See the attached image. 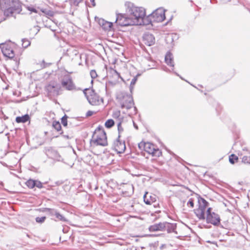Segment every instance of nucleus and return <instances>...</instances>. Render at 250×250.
<instances>
[{
    "mask_svg": "<svg viewBox=\"0 0 250 250\" xmlns=\"http://www.w3.org/2000/svg\"><path fill=\"white\" fill-rule=\"evenodd\" d=\"M125 5L127 7L126 11L129 14L131 23L133 25L147 24V19L145 17L146 12L144 8L136 7L130 2Z\"/></svg>",
    "mask_w": 250,
    "mask_h": 250,
    "instance_id": "f257e3e1",
    "label": "nucleus"
},
{
    "mask_svg": "<svg viewBox=\"0 0 250 250\" xmlns=\"http://www.w3.org/2000/svg\"><path fill=\"white\" fill-rule=\"evenodd\" d=\"M90 143L93 145L103 146L107 145L106 133L102 127L99 126L95 129L92 135Z\"/></svg>",
    "mask_w": 250,
    "mask_h": 250,
    "instance_id": "f03ea898",
    "label": "nucleus"
},
{
    "mask_svg": "<svg viewBox=\"0 0 250 250\" xmlns=\"http://www.w3.org/2000/svg\"><path fill=\"white\" fill-rule=\"evenodd\" d=\"M165 10L162 7L157 8L151 14L146 17L147 24L152 22H162L165 19Z\"/></svg>",
    "mask_w": 250,
    "mask_h": 250,
    "instance_id": "7ed1b4c3",
    "label": "nucleus"
},
{
    "mask_svg": "<svg viewBox=\"0 0 250 250\" xmlns=\"http://www.w3.org/2000/svg\"><path fill=\"white\" fill-rule=\"evenodd\" d=\"M138 147L141 150H144L152 156H159L160 152L158 149L155 148L154 146L150 143L141 142L138 144Z\"/></svg>",
    "mask_w": 250,
    "mask_h": 250,
    "instance_id": "20e7f679",
    "label": "nucleus"
},
{
    "mask_svg": "<svg viewBox=\"0 0 250 250\" xmlns=\"http://www.w3.org/2000/svg\"><path fill=\"white\" fill-rule=\"evenodd\" d=\"M83 93L90 104L93 105L100 104L101 101L99 97L93 90L85 89Z\"/></svg>",
    "mask_w": 250,
    "mask_h": 250,
    "instance_id": "39448f33",
    "label": "nucleus"
},
{
    "mask_svg": "<svg viewBox=\"0 0 250 250\" xmlns=\"http://www.w3.org/2000/svg\"><path fill=\"white\" fill-rule=\"evenodd\" d=\"M60 89V85L55 82H51L45 86L47 95L51 98L59 95Z\"/></svg>",
    "mask_w": 250,
    "mask_h": 250,
    "instance_id": "423d86ee",
    "label": "nucleus"
},
{
    "mask_svg": "<svg viewBox=\"0 0 250 250\" xmlns=\"http://www.w3.org/2000/svg\"><path fill=\"white\" fill-rule=\"evenodd\" d=\"M220 218L219 215L211 212V208H209L207 210L206 221L208 223H210L214 226H218L220 223Z\"/></svg>",
    "mask_w": 250,
    "mask_h": 250,
    "instance_id": "0eeeda50",
    "label": "nucleus"
},
{
    "mask_svg": "<svg viewBox=\"0 0 250 250\" xmlns=\"http://www.w3.org/2000/svg\"><path fill=\"white\" fill-rule=\"evenodd\" d=\"M121 104L122 108H125L127 109L134 107V102L132 96L129 94H125L123 96Z\"/></svg>",
    "mask_w": 250,
    "mask_h": 250,
    "instance_id": "6e6552de",
    "label": "nucleus"
},
{
    "mask_svg": "<svg viewBox=\"0 0 250 250\" xmlns=\"http://www.w3.org/2000/svg\"><path fill=\"white\" fill-rule=\"evenodd\" d=\"M21 11V5L17 1L14 0L9 10H5L4 16L6 17L12 16L14 13H19Z\"/></svg>",
    "mask_w": 250,
    "mask_h": 250,
    "instance_id": "1a4fd4ad",
    "label": "nucleus"
},
{
    "mask_svg": "<svg viewBox=\"0 0 250 250\" xmlns=\"http://www.w3.org/2000/svg\"><path fill=\"white\" fill-rule=\"evenodd\" d=\"M116 22L122 26H126L133 25L129 18V16L126 17L125 15L121 14H117Z\"/></svg>",
    "mask_w": 250,
    "mask_h": 250,
    "instance_id": "9d476101",
    "label": "nucleus"
},
{
    "mask_svg": "<svg viewBox=\"0 0 250 250\" xmlns=\"http://www.w3.org/2000/svg\"><path fill=\"white\" fill-rule=\"evenodd\" d=\"M107 78L108 79L109 83L115 84L118 82L121 77L120 74L116 70L110 68L107 72Z\"/></svg>",
    "mask_w": 250,
    "mask_h": 250,
    "instance_id": "9b49d317",
    "label": "nucleus"
},
{
    "mask_svg": "<svg viewBox=\"0 0 250 250\" xmlns=\"http://www.w3.org/2000/svg\"><path fill=\"white\" fill-rule=\"evenodd\" d=\"M0 48L4 56L11 59L14 57L15 53L10 45L6 43H1L0 44Z\"/></svg>",
    "mask_w": 250,
    "mask_h": 250,
    "instance_id": "f8f14e48",
    "label": "nucleus"
},
{
    "mask_svg": "<svg viewBox=\"0 0 250 250\" xmlns=\"http://www.w3.org/2000/svg\"><path fill=\"white\" fill-rule=\"evenodd\" d=\"M112 147L118 153H123L125 150V141H121L120 138H118L114 141Z\"/></svg>",
    "mask_w": 250,
    "mask_h": 250,
    "instance_id": "ddd939ff",
    "label": "nucleus"
},
{
    "mask_svg": "<svg viewBox=\"0 0 250 250\" xmlns=\"http://www.w3.org/2000/svg\"><path fill=\"white\" fill-rule=\"evenodd\" d=\"M62 86L68 90H71L75 88V85L71 78L69 76H65L62 81Z\"/></svg>",
    "mask_w": 250,
    "mask_h": 250,
    "instance_id": "4468645a",
    "label": "nucleus"
},
{
    "mask_svg": "<svg viewBox=\"0 0 250 250\" xmlns=\"http://www.w3.org/2000/svg\"><path fill=\"white\" fill-rule=\"evenodd\" d=\"M143 42L147 46H151L155 43V38L151 34L146 33L143 36Z\"/></svg>",
    "mask_w": 250,
    "mask_h": 250,
    "instance_id": "2eb2a0df",
    "label": "nucleus"
},
{
    "mask_svg": "<svg viewBox=\"0 0 250 250\" xmlns=\"http://www.w3.org/2000/svg\"><path fill=\"white\" fill-rule=\"evenodd\" d=\"M14 0H0V8L3 14L5 10H9Z\"/></svg>",
    "mask_w": 250,
    "mask_h": 250,
    "instance_id": "dca6fc26",
    "label": "nucleus"
},
{
    "mask_svg": "<svg viewBox=\"0 0 250 250\" xmlns=\"http://www.w3.org/2000/svg\"><path fill=\"white\" fill-rule=\"evenodd\" d=\"M144 201L146 205H151L156 201V197L155 195H150L146 192L144 195Z\"/></svg>",
    "mask_w": 250,
    "mask_h": 250,
    "instance_id": "f3484780",
    "label": "nucleus"
},
{
    "mask_svg": "<svg viewBox=\"0 0 250 250\" xmlns=\"http://www.w3.org/2000/svg\"><path fill=\"white\" fill-rule=\"evenodd\" d=\"M165 225V222L155 224L150 226L149 229L150 231H164Z\"/></svg>",
    "mask_w": 250,
    "mask_h": 250,
    "instance_id": "a211bd4d",
    "label": "nucleus"
},
{
    "mask_svg": "<svg viewBox=\"0 0 250 250\" xmlns=\"http://www.w3.org/2000/svg\"><path fill=\"white\" fill-rule=\"evenodd\" d=\"M176 229V225L175 224H171L168 222H165V230H167L168 233H171L172 232L177 233L175 231Z\"/></svg>",
    "mask_w": 250,
    "mask_h": 250,
    "instance_id": "6ab92c4d",
    "label": "nucleus"
},
{
    "mask_svg": "<svg viewBox=\"0 0 250 250\" xmlns=\"http://www.w3.org/2000/svg\"><path fill=\"white\" fill-rule=\"evenodd\" d=\"M99 24L102 27L106 30H109L112 26V23L104 21L103 19L99 21Z\"/></svg>",
    "mask_w": 250,
    "mask_h": 250,
    "instance_id": "aec40b11",
    "label": "nucleus"
},
{
    "mask_svg": "<svg viewBox=\"0 0 250 250\" xmlns=\"http://www.w3.org/2000/svg\"><path fill=\"white\" fill-rule=\"evenodd\" d=\"M165 62L167 65L174 67V62L173 60L172 55L170 53L168 52L167 53L165 56Z\"/></svg>",
    "mask_w": 250,
    "mask_h": 250,
    "instance_id": "412c9836",
    "label": "nucleus"
},
{
    "mask_svg": "<svg viewBox=\"0 0 250 250\" xmlns=\"http://www.w3.org/2000/svg\"><path fill=\"white\" fill-rule=\"evenodd\" d=\"M205 212L204 210L202 209H201V208H198L194 210V212L196 215V216L200 219V220H205Z\"/></svg>",
    "mask_w": 250,
    "mask_h": 250,
    "instance_id": "4be33fe9",
    "label": "nucleus"
},
{
    "mask_svg": "<svg viewBox=\"0 0 250 250\" xmlns=\"http://www.w3.org/2000/svg\"><path fill=\"white\" fill-rule=\"evenodd\" d=\"M198 208H201V209H202L204 211L206 210V209L208 205V203L204 198H198Z\"/></svg>",
    "mask_w": 250,
    "mask_h": 250,
    "instance_id": "5701e85b",
    "label": "nucleus"
},
{
    "mask_svg": "<svg viewBox=\"0 0 250 250\" xmlns=\"http://www.w3.org/2000/svg\"><path fill=\"white\" fill-rule=\"evenodd\" d=\"M29 119V117L28 115H25L21 117H17L16 119V121L17 123H25Z\"/></svg>",
    "mask_w": 250,
    "mask_h": 250,
    "instance_id": "b1692460",
    "label": "nucleus"
},
{
    "mask_svg": "<svg viewBox=\"0 0 250 250\" xmlns=\"http://www.w3.org/2000/svg\"><path fill=\"white\" fill-rule=\"evenodd\" d=\"M238 160V158L234 154H231L229 157V161L231 164H234Z\"/></svg>",
    "mask_w": 250,
    "mask_h": 250,
    "instance_id": "393cba45",
    "label": "nucleus"
},
{
    "mask_svg": "<svg viewBox=\"0 0 250 250\" xmlns=\"http://www.w3.org/2000/svg\"><path fill=\"white\" fill-rule=\"evenodd\" d=\"M35 180L32 179L28 180L25 183L26 185L30 188H33L35 187Z\"/></svg>",
    "mask_w": 250,
    "mask_h": 250,
    "instance_id": "a878e982",
    "label": "nucleus"
},
{
    "mask_svg": "<svg viewBox=\"0 0 250 250\" xmlns=\"http://www.w3.org/2000/svg\"><path fill=\"white\" fill-rule=\"evenodd\" d=\"M55 216H56L58 220L62 221V222H66L67 221V219L64 216H63L62 214L59 213L58 211L56 212Z\"/></svg>",
    "mask_w": 250,
    "mask_h": 250,
    "instance_id": "bb28decb",
    "label": "nucleus"
},
{
    "mask_svg": "<svg viewBox=\"0 0 250 250\" xmlns=\"http://www.w3.org/2000/svg\"><path fill=\"white\" fill-rule=\"evenodd\" d=\"M44 211L48 212L51 216H55L56 212H57V211L55 209L49 208H45Z\"/></svg>",
    "mask_w": 250,
    "mask_h": 250,
    "instance_id": "cd10ccee",
    "label": "nucleus"
},
{
    "mask_svg": "<svg viewBox=\"0 0 250 250\" xmlns=\"http://www.w3.org/2000/svg\"><path fill=\"white\" fill-rule=\"evenodd\" d=\"M31 44L30 42L26 39H23L22 40V46L24 48H27L28 46H29Z\"/></svg>",
    "mask_w": 250,
    "mask_h": 250,
    "instance_id": "c85d7f7f",
    "label": "nucleus"
},
{
    "mask_svg": "<svg viewBox=\"0 0 250 250\" xmlns=\"http://www.w3.org/2000/svg\"><path fill=\"white\" fill-rule=\"evenodd\" d=\"M114 125V122L112 119H109L105 123V126L107 128H110Z\"/></svg>",
    "mask_w": 250,
    "mask_h": 250,
    "instance_id": "c756f323",
    "label": "nucleus"
},
{
    "mask_svg": "<svg viewBox=\"0 0 250 250\" xmlns=\"http://www.w3.org/2000/svg\"><path fill=\"white\" fill-rule=\"evenodd\" d=\"M53 126L58 131L61 129V125L59 122H54L53 123Z\"/></svg>",
    "mask_w": 250,
    "mask_h": 250,
    "instance_id": "7c9ffc66",
    "label": "nucleus"
},
{
    "mask_svg": "<svg viewBox=\"0 0 250 250\" xmlns=\"http://www.w3.org/2000/svg\"><path fill=\"white\" fill-rule=\"evenodd\" d=\"M242 162L244 164H250V156H244L242 159Z\"/></svg>",
    "mask_w": 250,
    "mask_h": 250,
    "instance_id": "2f4dec72",
    "label": "nucleus"
},
{
    "mask_svg": "<svg viewBox=\"0 0 250 250\" xmlns=\"http://www.w3.org/2000/svg\"><path fill=\"white\" fill-rule=\"evenodd\" d=\"M118 130L119 132L118 137L120 138L121 136V133L123 132L124 129L121 125V123L119 122L118 124Z\"/></svg>",
    "mask_w": 250,
    "mask_h": 250,
    "instance_id": "473e14b6",
    "label": "nucleus"
},
{
    "mask_svg": "<svg viewBox=\"0 0 250 250\" xmlns=\"http://www.w3.org/2000/svg\"><path fill=\"white\" fill-rule=\"evenodd\" d=\"M67 117L66 115H65L62 118V123L63 125L64 126H66L67 125Z\"/></svg>",
    "mask_w": 250,
    "mask_h": 250,
    "instance_id": "72a5a7b5",
    "label": "nucleus"
},
{
    "mask_svg": "<svg viewBox=\"0 0 250 250\" xmlns=\"http://www.w3.org/2000/svg\"><path fill=\"white\" fill-rule=\"evenodd\" d=\"M46 219V217L45 216L39 217H38L36 218V221L38 223H42Z\"/></svg>",
    "mask_w": 250,
    "mask_h": 250,
    "instance_id": "f704fd0d",
    "label": "nucleus"
},
{
    "mask_svg": "<svg viewBox=\"0 0 250 250\" xmlns=\"http://www.w3.org/2000/svg\"><path fill=\"white\" fill-rule=\"evenodd\" d=\"M90 76L92 79H95L97 77V74L95 70H92L90 71Z\"/></svg>",
    "mask_w": 250,
    "mask_h": 250,
    "instance_id": "c9c22d12",
    "label": "nucleus"
},
{
    "mask_svg": "<svg viewBox=\"0 0 250 250\" xmlns=\"http://www.w3.org/2000/svg\"><path fill=\"white\" fill-rule=\"evenodd\" d=\"M35 187L41 188L42 187V183L40 181L35 180Z\"/></svg>",
    "mask_w": 250,
    "mask_h": 250,
    "instance_id": "e433bc0d",
    "label": "nucleus"
},
{
    "mask_svg": "<svg viewBox=\"0 0 250 250\" xmlns=\"http://www.w3.org/2000/svg\"><path fill=\"white\" fill-rule=\"evenodd\" d=\"M187 205L188 206H190L192 208L194 207L193 200L192 198L189 199V200L187 203Z\"/></svg>",
    "mask_w": 250,
    "mask_h": 250,
    "instance_id": "4c0bfd02",
    "label": "nucleus"
},
{
    "mask_svg": "<svg viewBox=\"0 0 250 250\" xmlns=\"http://www.w3.org/2000/svg\"><path fill=\"white\" fill-rule=\"evenodd\" d=\"M120 115V112L119 111H116L113 114V117L114 118H118Z\"/></svg>",
    "mask_w": 250,
    "mask_h": 250,
    "instance_id": "58836bf2",
    "label": "nucleus"
},
{
    "mask_svg": "<svg viewBox=\"0 0 250 250\" xmlns=\"http://www.w3.org/2000/svg\"><path fill=\"white\" fill-rule=\"evenodd\" d=\"M42 12H44L45 14H46L47 15H48L49 16L52 17L53 16V12H52L51 11H48L46 12H45L44 11H42Z\"/></svg>",
    "mask_w": 250,
    "mask_h": 250,
    "instance_id": "ea45409f",
    "label": "nucleus"
},
{
    "mask_svg": "<svg viewBox=\"0 0 250 250\" xmlns=\"http://www.w3.org/2000/svg\"><path fill=\"white\" fill-rule=\"evenodd\" d=\"M136 81H137V78L136 77L133 78V79L131 80L130 85H134L135 84Z\"/></svg>",
    "mask_w": 250,
    "mask_h": 250,
    "instance_id": "a19ab883",
    "label": "nucleus"
},
{
    "mask_svg": "<svg viewBox=\"0 0 250 250\" xmlns=\"http://www.w3.org/2000/svg\"><path fill=\"white\" fill-rule=\"evenodd\" d=\"M94 112L92 111H88L86 113V116H90L93 114Z\"/></svg>",
    "mask_w": 250,
    "mask_h": 250,
    "instance_id": "79ce46f5",
    "label": "nucleus"
},
{
    "mask_svg": "<svg viewBox=\"0 0 250 250\" xmlns=\"http://www.w3.org/2000/svg\"><path fill=\"white\" fill-rule=\"evenodd\" d=\"M28 9H29V10L32 11V12H33L34 13H37V10L34 8H29Z\"/></svg>",
    "mask_w": 250,
    "mask_h": 250,
    "instance_id": "37998d69",
    "label": "nucleus"
},
{
    "mask_svg": "<svg viewBox=\"0 0 250 250\" xmlns=\"http://www.w3.org/2000/svg\"><path fill=\"white\" fill-rule=\"evenodd\" d=\"M91 3V4L92 5V6H95L96 5V3H95V0H90Z\"/></svg>",
    "mask_w": 250,
    "mask_h": 250,
    "instance_id": "c03bdc74",
    "label": "nucleus"
},
{
    "mask_svg": "<svg viewBox=\"0 0 250 250\" xmlns=\"http://www.w3.org/2000/svg\"><path fill=\"white\" fill-rule=\"evenodd\" d=\"M129 187H130V188L133 190V186L132 185H129Z\"/></svg>",
    "mask_w": 250,
    "mask_h": 250,
    "instance_id": "a18cd8bd",
    "label": "nucleus"
},
{
    "mask_svg": "<svg viewBox=\"0 0 250 250\" xmlns=\"http://www.w3.org/2000/svg\"><path fill=\"white\" fill-rule=\"evenodd\" d=\"M42 63H43V66H42V67H43V68H44V67H45V64H44L45 62H44V61H42Z\"/></svg>",
    "mask_w": 250,
    "mask_h": 250,
    "instance_id": "49530a36",
    "label": "nucleus"
},
{
    "mask_svg": "<svg viewBox=\"0 0 250 250\" xmlns=\"http://www.w3.org/2000/svg\"><path fill=\"white\" fill-rule=\"evenodd\" d=\"M64 136L65 137L67 138V139H69V136H68V135H64Z\"/></svg>",
    "mask_w": 250,
    "mask_h": 250,
    "instance_id": "de8ad7c7",
    "label": "nucleus"
},
{
    "mask_svg": "<svg viewBox=\"0 0 250 250\" xmlns=\"http://www.w3.org/2000/svg\"><path fill=\"white\" fill-rule=\"evenodd\" d=\"M134 110H136V107H134Z\"/></svg>",
    "mask_w": 250,
    "mask_h": 250,
    "instance_id": "09e8293b",
    "label": "nucleus"
}]
</instances>
